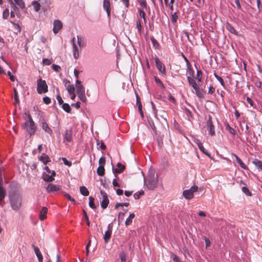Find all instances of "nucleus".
<instances>
[{"mask_svg":"<svg viewBox=\"0 0 262 262\" xmlns=\"http://www.w3.org/2000/svg\"><path fill=\"white\" fill-rule=\"evenodd\" d=\"M158 175L155 172H150L147 176L146 179H144V183L148 189L153 190L158 185Z\"/></svg>","mask_w":262,"mask_h":262,"instance_id":"obj_1","label":"nucleus"},{"mask_svg":"<svg viewBox=\"0 0 262 262\" xmlns=\"http://www.w3.org/2000/svg\"><path fill=\"white\" fill-rule=\"evenodd\" d=\"M9 202L11 208L15 211L18 210L22 204V195L18 194L9 196Z\"/></svg>","mask_w":262,"mask_h":262,"instance_id":"obj_2","label":"nucleus"},{"mask_svg":"<svg viewBox=\"0 0 262 262\" xmlns=\"http://www.w3.org/2000/svg\"><path fill=\"white\" fill-rule=\"evenodd\" d=\"M33 123V125H32L31 122H29V120H27L21 124L22 128L27 132L30 136L34 135L36 130V127L34 121Z\"/></svg>","mask_w":262,"mask_h":262,"instance_id":"obj_3","label":"nucleus"},{"mask_svg":"<svg viewBox=\"0 0 262 262\" xmlns=\"http://www.w3.org/2000/svg\"><path fill=\"white\" fill-rule=\"evenodd\" d=\"M9 190L8 196L21 194L19 191L20 189L19 185L16 182H12L9 186Z\"/></svg>","mask_w":262,"mask_h":262,"instance_id":"obj_4","label":"nucleus"},{"mask_svg":"<svg viewBox=\"0 0 262 262\" xmlns=\"http://www.w3.org/2000/svg\"><path fill=\"white\" fill-rule=\"evenodd\" d=\"M198 189H199V187L197 186H196V185L192 186V187H190V189L183 191V196L186 200H189L193 198L194 192L198 191Z\"/></svg>","mask_w":262,"mask_h":262,"instance_id":"obj_5","label":"nucleus"},{"mask_svg":"<svg viewBox=\"0 0 262 262\" xmlns=\"http://www.w3.org/2000/svg\"><path fill=\"white\" fill-rule=\"evenodd\" d=\"M37 91L39 94L48 92V85L45 80L39 79L37 81Z\"/></svg>","mask_w":262,"mask_h":262,"instance_id":"obj_6","label":"nucleus"},{"mask_svg":"<svg viewBox=\"0 0 262 262\" xmlns=\"http://www.w3.org/2000/svg\"><path fill=\"white\" fill-rule=\"evenodd\" d=\"M206 125L209 129V134L211 136H213L215 134V128L213 125L212 117L210 115H209L208 119L206 122Z\"/></svg>","mask_w":262,"mask_h":262,"instance_id":"obj_7","label":"nucleus"},{"mask_svg":"<svg viewBox=\"0 0 262 262\" xmlns=\"http://www.w3.org/2000/svg\"><path fill=\"white\" fill-rule=\"evenodd\" d=\"M156 66L159 72L163 75L166 74V70L163 63L160 60L158 57H156L155 58Z\"/></svg>","mask_w":262,"mask_h":262,"instance_id":"obj_8","label":"nucleus"},{"mask_svg":"<svg viewBox=\"0 0 262 262\" xmlns=\"http://www.w3.org/2000/svg\"><path fill=\"white\" fill-rule=\"evenodd\" d=\"M100 194L102 195L103 199L101 202V206L103 209H105L107 207L109 203V200L108 199L107 194L105 191L103 190L100 191Z\"/></svg>","mask_w":262,"mask_h":262,"instance_id":"obj_9","label":"nucleus"},{"mask_svg":"<svg viewBox=\"0 0 262 262\" xmlns=\"http://www.w3.org/2000/svg\"><path fill=\"white\" fill-rule=\"evenodd\" d=\"M62 23L60 20L58 19L54 20L53 28V32L54 34H57L59 31L62 29Z\"/></svg>","mask_w":262,"mask_h":262,"instance_id":"obj_10","label":"nucleus"},{"mask_svg":"<svg viewBox=\"0 0 262 262\" xmlns=\"http://www.w3.org/2000/svg\"><path fill=\"white\" fill-rule=\"evenodd\" d=\"M76 88L77 94L85 93V89L83 85L81 84V82L78 79L76 80Z\"/></svg>","mask_w":262,"mask_h":262,"instance_id":"obj_11","label":"nucleus"},{"mask_svg":"<svg viewBox=\"0 0 262 262\" xmlns=\"http://www.w3.org/2000/svg\"><path fill=\"white\" fill-rule=\"evenodd\" d=\"M60 189L59 185H56L52 183L48 184L47 188V191L49 193L56 192Z\"/></svg>","mask_w":262,"mask_h":262,"instance_id":"obj_12","label":"nucleus"},{"mask_svg":"<svg viewBox=\"0 0 262 262\" xmlns=\"http://www.w3.org/2000/svg\"><path fill=\"white\" fill-rule=\"evenodd\" d=\"M110 5V0H103V7L104 9L106 11L107 15L108 18H110L111 16V9Z\"/></svg>","mask_w":262,"mask_h":262,"instance_id":"obj_13","label":"nucleus"},{"mask_svg":"<svg viewBox=\"0 0 262 262\" xmlns=\"http://www.w3.org/2000/svg\"><path fill=\"white\" fill-rule=\"evenodd\" d=\"M117 166L118 168H113V171L114 174L120 173L122 172L125 168V165H122L120 163H118L117 164Z\"/></svg>","mask_w":262,"mask_h":262,"instance_id":"obj_14","label":"nucleus"},{"mask_svg":"<svg viewBox=\"0 0 262 262\" xmlns=\"http://www.w3.org/2000/svg\"><path fill=\"white\" fill-rule=\"evenodd\" d=\"M110 225H109L108 229L107 231H105L104 236H103L104 240L105 241V243H106L108 242V241H110V239L111 237L112 231V229L110 228Z\"/></svg>","mask_w":262,"mask_h":262,"instance_id":"obj_15","label":"nucleus"},{"mask_svg":"<svg viewBox=\"0 0 262 262\" xmlns=\"http://www.w3.org/2000/svg\"><path fill=\"white\" fill-rule=\"evenodd\" d=\"M48 212V208L46 207H43L39 213V219L41 221L44 220L47 217V213Z\"/></svg>","mask_w":262,"mask_h":262,"instance_id":"obj_16","label":"nucleus"},{"mask_svg":"<svg viewBox=\"0 0 262 262\" xmlns=\"http://www.w3.org/2000/svg\"><path fill=\"white\" fill-rule=\"evenodd\" d=\"M231 156L235 158V159H236L237 162L238 163V164L240 165V166L242 168H243L244 169H247V167L246 166V165L242 162V161L241 160V159L236 155H235L233 153H232Z\"/></svg>","mask_w":262,"mask_h":262,"instance_id":"obj_17","label":"nucleus"},{"mask_svg":"<svg viewBox=\"0 0 262 262\" xmlns=\"http://www.w3.org/2000/svg\"><path fill=\"white\" fill-rule=\"evenodd\" d=\"M75 37L73 38V56L75 59H77L79 56L78 48L75 43Z\"/></svg>","mask_w":262,"mask_h":262,"instance_id":"obj_18","label":"nucleus"},{"mask_svg":"<svg viewBox=\"0 0 262 262\" xmlns=\"http://www.w3.org/2000/svg\"><path fill=\"white\" fill-rule=\"evenodd\" d=\"M72 139V131L71 129L66 130L64 134V139L67 142H71Z\"/></svg>","mask_w":262,"mask_h":262,"instance_id":"obj_19","label":"nucleus"},{"mask_svg":"<svg viewBox=\"0 0 262 262\" xmlns=\"http://www.w3.org/2000/svg\"><path fill=\"white\" fill-rule=\"evenodd\" d=\"M226 29L231 33L237 35V32L234 29V28L229 23H227L226 25Z\"/></svg>","mask_w":262,"mask_h":262,"instance_id":"obj_20","label":"nucleus"},{"mask_svg":"<svg viewBox=\"0 0 262 262\" xmlns=\"http://www.w3.org/2000/svg\"><path fill=\"white\" fill-rule=\"evenodd\" d=\"M39 159L44 164H47L48 162L50 161L49 157L45 154H43L41 156H40Z\"/></svg>","mask_w":262,"mask_h":262,"instance_id":"obj_21","label":"nucleus"},{"mask_svg":"<svg viewBox=\"0 0 262 262\" xmlns=\"http://www.w3.org/2000/svg\"><path fill=\"white\" fill-rule=\"evenodd\" d=\"M42 128L46 132L51 134L52 132V129L49 127L48 124L46 122H41Z\"/></svg>","mask_w":262,"mask_h":262,"instance_id":"obj_22","label":"nucleus"},{"mask_svg":"<svg viewBox=\"0 0 262 262\" xmlns=\"http://www.w3.org/2000/svg\"><path fill=\"white\" fill-rule=\"evenodd\" d=\"M6 195V191L4 187H0V206L1 202L3 201Z\"/></svg>","mask_w":262,"mask_h":262,"instance_id":"obj_23","label":"nucleus"},{"mask_svg":"<svg viewBox=\"0 0 262 262\" xmlns=\"http://www.w3.org/2000/svg\"><path fill=\"white\" fill-rule=\"evenodd\" d=\"M80 192L81 194L84 196H88L89 194V191L88 189L85 186H80L79 188Z\"/></svg>","mask_w":262,"mask_h":262,"instance_id":"obj_24","label":"nucleus"},{"mask_svg":"<svg viewBox=\"0 0 262 262\" xmlns=\"http://www.w3.org/2000/svg\"><path fill=\"white\" fill-rule=\"evenodd\" d=\"M135 215L134 213H132L129 214L128 217L125 221V225L126 226L131 225L132 223V220L135 217Z\"/></svg>","mask_w":262,"mask_h":262,"instance_id":"obj_25","label":"nucleus"},{"mask_svg":"<svg viewBox=\"0 0 262 262\" xmlns=\"http://www.w3.org/2000/svg\"><path fill=\"white\" fill-rule=\"evenodd\" d=\"M43 180L46 182H52L54 180V177L52 176H50L48 174H43L42 176Z\"/></svg>","mask_w":262,"mask_h":262,"instance_id":"obj_26","label":"nucleus"},{"mask_svg":"<svg viewBox=\"0 0 262 262\" xmlns=\"http://www.w3.org/2000/svg\"><path fill=\"white\" fill-rule=\"evenodd\" d=\"M253 163L256 167H257L258 169L262 170V162L261 161L255 159L253 160Z\"/></svg>","mask_w":262,"mask_h":262,"instance_id":"obj_27","label":"nucleus"},{"mask_svg":"<svg viewBox=\"0 0 262 262\" xmlns=\"http://www.w3.org/2000/svg\"><path fill=\"white\" fill-rule=\"evenodd\" d=\"M62 108L67 113H70L71 108L68 103H64L62 104Z\"/></svg>","mask_w":262,"mask_h":262,"instance_id":"obj_28","label":"nucleus"},{"mask_svg":"<svg viewBox=\"0 0 262 262\" xmlns=\"http://www.w3.org/2000/svg\"><path fill=\"white\" fill-rule=\"evenodd\" d=\"M187 80H188V82L189 83V84L192 86V88L198 85L196 81H195V80L192 78L190 76H188L187 77Z\"/></svg>","mask_w":262,"mask_h":262,"instance_id":"obj_29","label":"nucleus"},{"mask_svg":"<svg viewBox=\"0 0 262 262\" xmlns=\"http://www.w3.org/2000/svg\"><path fill=\"white\" fill-rule=\"evenodd\" d=\"M205 94V92L202 89H200L198 92H196V95L200 99L204 98V94Z\"/></svg>","mask_w":262,"mask_h":262,"instance_id":"obj_30","label":"nucleus"},{"mask_svg":"<svg viewBox=\"0 0 262 262\" xmlns=\"http://www.w3.org/2000/svg\"><path fill=\"white\" fill-rule=\"evenodd\" d=\"M97 174L100 176H103L105 173V169L103 166H99L97 169Z\"/></svg>","mask_w":262,"mask_h":262,"instance_id":"obj_31","label":"nucleus"},{"mask_svg":"<svg viewBox=\"0 0 262 262\" xmlns=\"http://www.w3.org/2000/svg\"><path fill=\"white\" fill-rule=\"evenodd\" d=\"M96 142H97V145L99 146L100 145V148H101L102 150H104L106 149V147L102 141H100V140L97 139L96 140Z\"/></svg>","mask_w":262,"mask_h":262,"instance_id":"obj_32","label":"nucleus"},{"mask_svg":"<svg viewBox=\"0 0 262 262\" xmlns=\"http://www.w3.org/2000/svg\"><path fill=\"white\" fill-rule=\"evenodd\" d=\"M89 206L92 209H95L96 208V205L94 203V198L92 196L89 197Z\"/></svg>","mask_w":262,"mask_h":262,"instance_id":"obj_33","label":"nucleus"},{"mask_svg":"<svg viewBox=\"0 0 262 262\" xmlns=\"http://www.w3.org/2000/svg\"><path fill=\"white\" fill-rule=\"evenodd\" d=\"M77 43L80 48H82L85 46L84 42L82 37L77 36Z\"/></svg>","mask_w":262,"mask_h":262,"instance_id":"obj_34","label":"nucleus"},{"mask_svg":"<svg viewBox=\"0 0 262 262\" xmlns=\"http://www.w3.org/2000/svg\"><path fill=\"white\" fill-rule=\"evenodd\" d=\"M13 91H14V101H15L14 104L15 105L16 104H19V98H18V93L17 92V90H16L15 88H14Z\"/></svg>","mask_w":262,"mask_h":262,"instance_id":"obj_35","label":"nucleus"},{"mask_svg":"<svg viewBox=\"0 0 262 262\" xmlns=\"http://www.w3.org/2000/svg\"><path fill=\"white\" fill-rule=\"evenodd\" d=\"M32 5L35 11L38 12L40 9V4L36 1H33Z\"/></svg>","mask_w":262,"mask_h":262,"instance_id":"obj_36","label":"nucleus"},{"mask_svg":"<svg viewBox=\"0 0 262 262\" xmlns=\"http://www.w3.org/2000/svg\"><path fill=\"white\" fill-rule=\"evenodd\" d=\"M214 75L215 77L220 81L221 84L224 88H225V84L224 81L223 79V78L219 76L218 75H217L216 74V73H214Z\"/></svg>","mask_w":262,"mask_h":262,"instance_id":"obj_37","label":"nucleus"},{"mask_svg":"<svg viewBox=\"0 0 262 262\" xmlns=\"http://www.w3.org/2000/svg\"><path fill=\"white\" fill-rule=\"evenodd\" d=\"M69 94L74 93L75 92V88L73 84H69L67 88Z\"/></svg>","mask_w":262,"mask_h":262,"instance_id":"obj_38","label":"nucleus"},{"mask_svg":"<svg viewBox=\"0 0 262 262\" xmlns=\"http://www.w3.org/2000/svg\"><path fill=\"white\" fill-rule=\"evenodd\" d=\"M150 39H151V41L152 42L153 46L156 49H158L159 47V43L158 42V41L154 37H151L150 38Z\"/></svg>","mask_w":262,"mask_h":262,"instance_id":"obj_39","label":"nucleus"},{"mask_svg":"<svg viewBox=\"0 0 262 262\" xmlns=\"http://www.w3.org/2000/svg\"><path fill=\"white\" fill-rule=\"evenodd\" d=\"M136 28L138 29L139 33L140 34H141L142 27L141 26V22L139 19H138L137 21H136Z\"/></svg>","mask_w":262,"mask_h":262,"instance_id":"obj_40","label":"nucleus"},{"mask_svg":"<svg viewBox=\"0 0 262 262\" xmlns=\"http://www.w3.org/2000/svg\"><path fill=\"white\" fill-rule=\"evenodd\" d=\"M16 4H17L20 8L23 9L25 7V5L23 0H14Z\"/></svg>","mask_w":262,"mask_h":262,"instance_id":"obj_41","label":"nucleus"},{"mask_svg":"<svg viewBox=\"0 0 262 262\" xmlns=\"http://www.w3.org/2000/svg\"><path fill=\"white\" fill-rule=\"evenodd\" d=\"M198 147L200 149V150L204 154L208 156H210L209 153L208 152L207 150L204 147L202 144L198 145Z\"/></svg>","mask_w":262,"mask_h":262,"instance_id":"obj_42","label":"nucleus"},{"mask_svg":"<svg viewBox=\"0 0 262 262\" xmlns=\"http://www.w3.org/2000/svg\"><path fill=\"white\" fill-rule=\"evenodd\" d=\"M140 5L144 9H146L147 7V4L146 0H138Z\"/></svg>","mask_w":262,"mask_h":262,"instance_id":"obj_43","label":"nucleus"},{"mask_svg":"<svg viewBox=\"0 0 262 262\" xmlns=\"http://www.w3.org/2000/svg\"><path fill=\"white\" fill-rule=\"evenodd\" d=\"M24 115L26 116V117L28 118V120H29V122H31L32 125H33V119H32L31 115L30 114L29 111H26L24 113Z\"/></svg>","mask_w":262,"mask_h":262,"instance_id":"obj_44","label":"nucleus"},{"mask_svg":"<svg viewBox=\"0 0 262 262\" xmlns=\"http://www.w3.org/2000/svg\"><path fill=\"white\" fill-rule=\"evenodd\" d=\"M155 80L157 84L160 85L163 89H165V86H164L163 82L161 81V80L159 78L155 76Z\"/></svg>","mask_w":262,"mask_h":262,"instance_id":"obj_45","label":"nucleus"},{"mask_svg":"<svg viewBox=\"0 0 262 262\" xmlns=\"http://www.w3.org/2000/svg\"><path fill=\"white\" fill-rule=\"evenodd\" d=\"M202 78V72L201 70H197L196 79L198 82H201Z\"/></svg>","mask_w":262,"mask_h":262,"instance_id":"obj_46","label":"nucleus"},{"mask_svg":"<svg viewBox=\"0 0 262 262\" xmlns=\"http://www.w3.org/2000/svg\"><path fill=\"white\" fill-rule=\"evenodd\" d=\"M178 18V16L177 15V12H174L173 14L171 15V20L173 24H174L177 22Z\"/></svg>","mask_w":262,"mask_h":262,"instance_id":"obj_47","label":"nucleus"},{"mask_svg":"<svg viewBox=\"0 0 262 262\" xmlns=\"http://www.w3.org/2000/svg\"><path fill=\"white\" fill-rule=\"evenodd\" d=\"M32 247L34 249L35 253L36 255L37 256V257H38V256H39V255H41V253L39 248L35 246L33 244L32 245Z\"/></svg>","mask_w":262,"mask_h":262,"instance_id":"obj_48","label":"nucleus"},{"mask_svg":"<svg viewBox=\"0 0 262 262\" xmlns=\"http://www.w3.org/2000/svg\"><path fill=\"white\" fill-rule=\"evenodd\" d=\"M144 194V192L143 190H141L138 193H136L134 194V196L135 199L138 200L140 199L141 195H143Z\"/></svg>","mask_w":262,"mask_h":262,"instance_id":"obj_49","label":"nucleus"},{"mask_svg":"<svg viewBox=\"0 0 262 262\" xmlns=\"http://www.w3.org/2000/svg\"><path fill=\"white\" fill-rule=\"evenodd\" d=\"M63 195L69 201H71L74 204L76 203L75 200L73 198H72L69 194L67 193L66 192H63Z\"/></svg>","mask_w":262,"mask_h":262,"instance_id":"obj_50","label":"nucleus"},{"mask_svg":"<svg viewBox=\"0 0 262 262\" xmlns=\"http://www.w3.org/2000/svg\"><path fill=\"white\" fill-rule=\"evenodd\" d=\"M79 99L83 102H85L86 98L85 97V93L77 94Z\"/></svg>","mask_w":262,"mask_h":262,"instance_id":"obj_51","label":"nucleus"},{"mask_svg":"<svg viewBox=\"0 0 262 262\" xmlns=\"http://www.w3.org/2000/svg\"><path fill=\"white\" fill-rule=\"evenodd\" d=\"M121 262H125L126 260V254L124 252H122L119 255Z\"/></svg>","mask_w":262,"mask_h":262,"instance_id":"obj_52","label":"nucleus"},{"mask_svg":"<svg viewBox=\"0 0 262 262\" xmlns=\"http://www.w3.org/2000/svg\"><path fill=\"white\" fill-rule=\"evenodd\" d=\"M9 2H10L11 7L13 9L12 11L14 12L18 11V8L15 6V4L12 2V1L11 0Z\"/></svg>","mask_w":262,"mask_h":262,"instance_id":"obj_53","label":"nucleus"},{"mask_svg":"<svg viewBox=\"0 0 262 262\" xmlns=\"http://www.w3.org/2000/svg\"><path fill=\"white\" fill-rule=\"evenodd\" d=\"M83 216L85 218V219L86 220V225L88 226H90V222L89 221V217L87 215V213L86 212V211H85L84 209H83Z\"/></svg>","mask_w":262,"mask_h":262,"instance_id":"obj_54","label":"nucleus"},{"mask_svg":"<svg viewBox=\"0 0 262 262\" xmlns=\"http://www.w3.org/2000/svg\"><path fill=\"white\" fill-rule=\"evenodd\" d=\"M242 191L248 196H251L252 193L246 187H243L242 188Z\"/></svg>","mask_w":262,"mask_h":262,"instance_id":"obj_55","label":"nucleus"},{"mask_svg":"<svg viewBox=\"0 0 262 262\" xmlns=\"http://www.w3.org/2000/svg\"><path fill=\"white\" fill-rule=\"evenodd\" d=\"M138 11L139 12L140 16H141V17L143 18L144 22L146 23L145 13L143 10L141 9H139Z\"/></svg>","mask_w":262,"mask_h":262,"instance_id":"obj_56","label":"nucleus"},{"mask_svg":"<svg viewBox=\"0 0 262 262\" xmlns=\"http://www.w3.org/2000/svg\"><path fill=\"white\" fill-rule=\"evenodd\" d=\"M9 15V11L8 9H6L4 10L3 13V17L4 19H7Z\"/></svg>","mask_w":262,"mask_h":262,"instance_id":"obj_57","label":"nucleus"},{"mask_svg":"<svg viewBox=\"0 0 262 262\" xmlns=\"http://www.w3.org/2000/svg\"><path fill=\"white\" fill-rule=\"evenodd\" d=\"M99 166H104L105 164V158L104 157H102L100 158L99 160Z\"/></svg>","mask_w":262,"mask_h":262,"instance_id":"obj_58","label":"nucleus"},{"mask_svg":"<svg viewBox=\"0 0 262 262\" xmlns=\"http://www.w3.org/2000/svg\"><path fill=\"white\" fill-rule=\"evenodd\" d=\"M226 129H227L232 135H234L235 134V130L232 128L228 124L226 126Z\"/></svg>","mask_w":262,"mask_h":262,"instance_id":"obj_59","label":"nucleus"},{"mask_svg":"<svg viewBox=\"0 0 262 262\" xmlns=\"http://www.w3.org/2000/svg\"><path fill=\"white\" fill-rule=\"evenodd\" d=\"M62 161H63L64 164L70 167L72 165V162L69 161L66 158H62Z\"/></svg>","mask_w":262,"mask_h":262,"instance_id":"obj_60","label":"nucleus"},{"mask_svg":"<svg viewBox=\"0 0 262 262\" xmlns=\"http://www.w3.org/2000/svg\"><path fill=\"white\" fill-rule=\"evenodd\" d=\"M157 141L158 142V145L159 147H162L163 146V138L162 137H158L157 139Z\"/></svg>","mask_w":262,"mask_h":262,"instance_id":"obj_61","label":"nucleus"},{"mask_svg":"<svg viewBox=\"0 0 262 262\" xmlns=\"http://www.w3.org/2000/svg\"><path fill=\"white\" fill-rule=\"evenodd\" d=\"M52 63V61H51V60L50 59H48L47 58H44L42 60V63L43 64H45V65H50Z\"/></svg>","mask_w":262,"mask_h":262,"instance_id":"obj_62","label":"nucleus"},{"mask_svg":"<svg viewBox=\"0 0 262 262\" xmlns=\"http://www.w3.org/2000/svg\"><path fill=\"white\" fill-rule=\"evenodd\" d=\"M43 101L45 104H49L51 103V99L49 97L46 96L43 98Z\"/></svg>","mask_w":262,"mask_h":262,"instance_id":"obj_63","label":"nucleus"},{"mask_svg":"<svg viewBox=\"0 0 262 262\" xmlns=\"http://www.w3.org/2000/svg\"><path fill=\"white\" fill-rule=\"evenodd\" d=\"M56 99L58 102V103L61 105V104H62L63 103V101L61 98V97L60 96V95L59 94H58L56 96Z\"/></svg>","mask_w":262,"mask_h":262,"instance_id":"obj_64","label":"nucleus"}]
</instances>
